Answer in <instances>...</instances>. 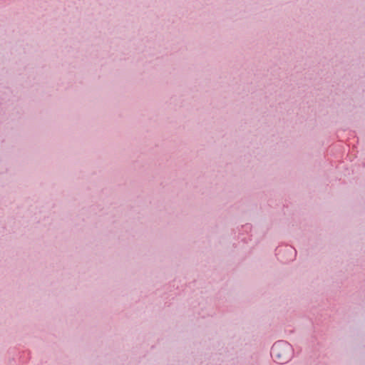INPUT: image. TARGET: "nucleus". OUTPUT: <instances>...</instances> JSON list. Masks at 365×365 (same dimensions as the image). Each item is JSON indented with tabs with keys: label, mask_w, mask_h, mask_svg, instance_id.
I'll list each match as a JSON object with an SVG mask.
<instances>
[{
	"label": "nucleus",
	"mask_w": 365,
	"mask_h": 365,
	"mask_svg": "<svg viewBox=\"0 0 365 365\" xmlns=\"http://www.w3.org/2000/svg\"><path fill=\"white\" fill-rule=\"evenodd\" d=\"M271 354L277 363L284 364L291 359L292 349L288 343L278 341L272 346Z\"/></svg>",
	"instance_id": "f257e3e1"
}]
</instances>
